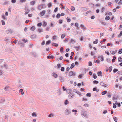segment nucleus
<instances>
[{"mask_svg": "<svg viewBox=\"0 0 122 122\" xmlns=\"http://www.w3.org/2000/svg\"><path fill=\"white\" fill-rule=\"evenodd\" d=\"M54 56H53L51 55V56H48L47 57V59H53L54 58Z\"/></svg>", "mask_w": 122, "mask_h": 122, "instance_id": "12", "label": "nucleus"}, {"mask_svg": "<svg viewBox=\"0 0 122 122\" xmlns=\"http://www.w3.org/2000/svg\"><path fill=\"white\" fill-rule=\"evenodd\" d=\"M72 92V90L69 89H67L66 90V93L67 94H69Z\"/></svg>", "mask_w": 122, "mask_h": 122, "instance_id": "9", "label": "nucleus"}, {"mask_svg": "<svg viewBox=\"0 0 122 122\" xmlns=\"http://www.w3.org/2000/svg\"><path fill=\"white\" fill-rule=\"evenodd\" d=\"M94 62L95 63H99L100 62V60H95Z\"/></svg>", "mask_w": 122, "mask_h": 122, "instance_id": "20", "label": "nucleus"}, {"mask_svg": "<svg viewBox=\"0 0 122 122\" xmlns=\"http://www.w3.org/2000/svg\"><path fill=\"white\" fill-rule=\"evenodd\" d=\"M63 47H61L60 49L61 52L62 53L63 52Z\"/></svg>", "mask_w": 122, "mask_h": 122, "instance_id": "48", "label": "nucleus"}, {"mask_svg": "<svg viewBox=\"0 0 122 122\" xmlns=\"http://www.w3.org/2000/svg\"><path fill=\"white\" fill-rule=\"evenodd\" d=\"M52 75L53 77L55 78H57L58 76V75L57 74H56L54 72H53L52 73Z\"/></svg>", "mask_w": 122, "mask_h": 122, "instance_id": "4", "label": "nucleus"}, {"mask_svg": "<svg viewBox=\"0 0 122 122\" xmlns=\"http://www.w3.org/2000/svg\"><path fill=\"white\" fill-rule=\"evenodd\" d=\"M35 26H32L31 28H30V30L33 31H34L35 30Z\"/></svg>", "mask_w": 122, "mask_h": 122, "instance_id": "16", "label": "nucleus"}, {"mask_svg": "<svg viewBox=\"0 0 122 122\" xmlns=\"http://www.w3.org/2000/svg\"><path fill=\"white\" fill-rule=\"evenodd\" d=\"M71 112V109L69 108L67 109L65 111V113L66 115H68Z\"/></svg>", "mask_w": 122, "mask_h": 122, "instance_id": "2", "label": "nucleus"}, {"mask_svg": "<svg viewBox=\"0 0 122 122\" xmlns=\"http://www.w3.org/2000/svg\"><path fill=\"white\" fill-rule=\"evenodd\" d=\"M9 86H6V87H5V88H4V90H6V91H7L8 90H9Z\"/></svg>", "mask_w": 122, "mask_h": 122, "instance_id": "24", "label": "nucleus"}, {"mask_svg": "<svg viewBox=\"0 0 122 122\" xmlns=\"http://www.w3.org/2000/svg\"><path fill=\"white\" fill-rule=\"evenodd\" d=\"M60 16V14L59 13H58L56 15V18L57 19H59Z\"/></svg>", "mask_w": 122, "mask_h": 122, "instance_id": "40", "label": "nucleus"}, {"mask_svg": "<svg viewBox=\"0 0 122 122\" xmlns=\"http://www.w3.org/2000/svg\"><path fill=\"white\" fill-rule=\"evenodd\" d=\"M99 22L101 23L103 25H105L106 23L105 22L101 20H99Z\"/></svg>", "mask_w": 122, "mask_h": 122, "instance_id": "15", "label": "nucleus"}, {"mask_svg": "<svg viewBox=\"0 0 122 122\" xmlns=\"http://www.w3.org/2000/svg\"><path fill=\"white\" fill-rule=\"evenodd\" d=\"M93 90L94 91H96L97 92H98L99 91V90L97 89L96 87H95L93 88Z\"/></svg>", "mask_w": 122, "mask_h": 122, "instance_id": "18", "label": "nucleus"}, {"mask_svg": "<svg viewBox=\"0 0 122 122\" xmlns=\"http://www.w3.org/2000/svg\"><path fill=\"white\" fill-rule=\"evenodd\" d=\"M47 12H48L47 13L49 14H50L51 13V10L50 9H49L47 10Z\"/></svg>", "mask_w": 122, "mask_h": 122, "instance_id": "49", "label": "nucleus"}, {"mask_svg": "<svg viewBox=\"0 0 122 122\" xmlns=\"http://www.w3.org/2000/svg\"><path fill=\"white\" fill-rule=\"evenodd\" d=\"M118 61L119 62H120L122 61V58L121 57H119L118 58Z\"/></svg>", "mask_w": 122, "mask_h": 122, "instance_id": "27", "label": "nucleus"}, {"mask_svg": "<svg viewBox=\"0 0 122 122\" xmlns=\"http://www.w3.org/2000/svg\"><path fill=\"white\" fill-rule=\"evenodd\" d=\"M69 75L70 76H75V74L73 73V72L72 71H71L69 73Z\"/></svg>", "mask_w": 122, "mask_h": 122, "instance_id": "6", "label": "nucleus"}, {"mask_svg": "<svg viewBox=\"0 0 122 122\" xmlns=\"http://www.w3.org/2000/svg\"><path fill=\"white\" fill-rule=\"evenodd\" d=\"M83 76V75L82 74H80L78 76V77L80 78H81Z\"/></svg>", "mask_w": 122, "mask_h": 122, "instance_id": "61", "label": "nucleus"}, {"mask_svg": "<svg viewBox=\"0 0 122 122\" xmlns=\"http://www.w3.org/2000/svg\"><path fill=\"white\" fill-rule=\"evenodd\" d=\"M17 86L18 87H20L21 88L22 87L21 84H20L17 85Z\"/></svg>", "mask_w": 122, "mask_h": 122, "instance_id": "58", "label": "nucleus"}, {"mask_svg": "<svg viewBox=\"0 0 122 122\" xmlns=\"http://www.w3.org/2000/svg\"><path fill=\"white\" fill-rule=\"evenodd\" d=\"M118 71V69H117L115 68V69H114V70H113V72L114 73H115L116 72Z\"/></svg>", "mask_w": 122, "mask_h": 122, "instance_id": "26", "label": "nucleus"}, {"mask_svg": "<svg viewBox=\"0 0 122 122\" xmlns=\"http://www.w3.org/2000/svg\"><path fill=\"white\" fill-rule=\"evenodd\" d=\"M30 12V10L28 9H26V11L25 12V14H27L29 13Z\"/></svg>", "mask_w": 122, "mask_h": 122, "instance_id": "25", "label": "nucleus"}, {"mask_svg": "<svg viewBox=\"0 0 122 122\" xmlns=\"http://www.w3.org/2000/svg\"><path fill=\"white\" fill-rule=\"evenodd\" d=\"M43 5L42 4V5H39V6L38 7V9L39 10H41L42 9V7L41 6H42V7H43Z\"/></svg>", "mask_w": 122, "mask_h": 122, "instance_id": "10", "label": "nucleus"}, {"mask_svg": "<svg viewBox=\"0 0 122 122\" xmlns=\"http://www.w3.org/2000/svg\"><path fill=\"white\" fill-rule=\"evenodd\" d=\"M46 11L45 10H43L42 12H41L40 14L42 16H43L45 14Z\"/></svg>", "mask_w": 122, "mask_h": 122, "instance_id": "8", "label": "nucleus"}, {"mask_svg": "<svg viewBox=\"0 0 122 122\" xmlns=\"http://www.w3.org/2000/svg\"><path fill=\"white\" fill-rule=\"evenodd\" d=\"M66 19L67 20V22H70L71 19L70 18L67 17L66 18Z\"/></svg>", "mask_w": 122, "mask_h": 122, "instance_id": "44", "label": "nucleus"}, {"mask_svg": "<svg viewBox=\"0 0 122 122\" xmlns=\"http://www.w3.org/2000/svg\"><path fill=\"white\" fill-rule=\"evenodd\" d=\"M42 23H38L37 24V26H38L40 27L42 26Z\"/></svg>", "mask_w": 122, "mask_h": 122, "instance_id": "31", "label": "nucleus"}, {"mask_svg": "<svg viewBox=\"0 0 122 122\" xmlns=\"http://www.w3.org/2000/svg\"><path fill=\"white\" fill-rule=\"evenodd\" d=\"M32 115L34 117H36L37 116V115L36 114L35 112H33L32 113Z\"/></svg>", "mask_w": 122, "mask_h": 122, "instance_id": "22", "label": "nucleus"}, {"mask_svg": "<svg viewBox=\"0 0 122 122\" xmlns=\"http://www.w3.org/2000/svg\"><path fill=\"white\" fill-rule=\"evenodd\" d=\"M51 43V40H49L47 41L46 43V45H49Z\"/></svg>", "mask_w": 122, "mask_h": 122, "instance_id": "14", "label": "nucleus"}, {"mask_svg": "<svg viewBox=\"0 0 122 122\" xmlns=\"http://www.w3.org/2000/svg\"><path fill=\"white\" fill-rule=\"evenodd\" d=\"M69 103V102L68 100L66 99L65 100V101L64 102V104L65 105H66L67 104Z\"/></svg>", "mask_w": 122, "mask_h": 122, "instance_id": "17", "label": "nucleus"}, {"mask_svg": "<svg viewBox=\"0 0 122 122\" xmlns=\"http://www.w3.org/2000/svg\"><path fill=\"white\" fill-rule=\"evenodd\" d=\"M100 84L102 86L105 87H107L108 86V84H106L104 82H101L100 83Z\"/></svg>", "mask_w": 122, "mask_h": 122, "instance_id": "5", "label": "nucleus"}, {"mask_svg": "<svg viewBox=\"0 0 122 122\" xmlns=\"http://www.w3.org/2000/svg\"><path fill=\"white\" fill-rule=\"evenodd\" d=\"M110 19V17L109 16H106L105 17V19L106 20H109Z\"/></svg>", "mask_w": 122, "mask_h": 122, "instance_id": "47", "label": "nucleus"}, {"mask_svg": "<svg viewBox=\"0 0 122 122\" xmlns=\"http://www.w3.org/2000/svg\"><path fill=\"white\" fill-rule=\"evenodd\" d=\"M35 3V2L34 1H32L30 2V4L31 5H34Z\"/></svg>", "mask_w": 122, "mask_h": 122, "instance_id": "29", "label": "nucleus"}, {"mask_svg": "<svg viewBox=\"0 0 122 122\" xmlns=\"http://www.w3.org/2000/svg\"><path fill=\"white\" fill-rule=\"evenodd\" d=\"M80 26H81V27H83V30H85V29H86V27L85 26L83 25L82 24H81L80 25Z\"/></svg>", "mask_w": 122, "mask_h": 122, "instance_id": "21", "label": "nucleus"}, {"mask_svg": "<svg viewBox=\"0 0 122 122\" xmlns=\"http://www.w3.org/2000/svg\"><path fill=\"white\" fill-rule=\"evenodd\" d=\"M32 55L33 56H34L36 57L37 56V54L35 53V52H33L32 53Z\"/></svg>", "mask_w": 122, "mask_h": 122, "instance_id": "52", "label": "nucleus"}, {"mask_svg": "<svg viewBox=\"0 0 122 122\" xmlns=\"http://www.w3.org/2000/svg\"><path fill=\"white\" fill-rule=\"evenodd\" d=\"M88 8H87L82 7L81 8V10H83L84 11L87 10H88Z\"/></svg>", "mask_w": 122, "mask_h": 122, "instance_id": "13", "label": "nucleus"}, {"mask_svg": "<svg viewBox=\"0 0 122 122\" xmlns=\"http://www.w3.org/2000/svg\"><path fill=\"white\" fill-rule=\"evenodd\" d=\"M116 59V57L113 56V59L112 60V62H114L115 61V60Z\"/></svg>", "mask_w": 122, "mask_h": 122, "instance_id": "34", "label": "nucleus"}, {"mask_svg": "<svg viewBox=\"0 0 122 122\" xmlns=\"http://www.w3.org/2000/svg\"><path fill=\"white\" fill-rule=\"evenodd\" d=\"M71 10L72 11H74L75 10V8L73 6H71Z\"/></svg>", "mask_w": 122, "mask_h": 122, "instance_id": "57", "label": "nucleus"}, {"mask_svg": "<svg viewBox=\"0 0 122 122\" xmlns=\"http://www.w3.org/2000/svg\"><path fill=\"white\" fill-rule=\"evenodd\" d=\"M93 83L94 84H97L98 83V82L96 80H94L93 81Z\"/></svg>", "mask_w": 122, "mask_h": 122, "instance_id": "59", "label": "nucleus"}, {"mask_svg": "<svg viewBox=\"0 0 122 122\" xmlns=\"http://www.w3.org/2000/svg\"><path fill=\"white\" fill-rule=\"evenodd\" d=\"M105 10V8L104 7H103L102 8L101 10V12L102 13H103V12H104V10Z\"/></svg>", "mask_w": 122, "mask_h": 122, "instance_id": "33", "label": "nucleus"}, {"mask_svg": "<svg viewBox=\"0 0 122 122\" xmlns=\"http://www.w3.org/2000/svg\"><path fill=\"white\" fill-rule=\"evenodd\" d=\"M118 53L119 54H120L122 53V49H120L119 50Z\"/></svg>", "mask_w": 122, "mask_h": 122, "instance_id": "35", "label": "nucleus"}, {"mask_svg": "<svg viewBox=\"0 0 122 122\" xmlns=\"http://www.w3.org/2000/svg\"><path fill=\"white\" fill-rule=\"evenodd\" d=\"M98 40L97 39H96V41H94L93 42V43L94 44H97L98 43Z\"/></svg>", "mask_w": 122, "mask_h": 122, "instance_id": "38", "label": "nucleus"}, {"mask_svg": "<svg viewBox=\"0 0 122 122\" xmlns=\"http://www.w3.org/2000/svg\"><path fill=\"white\" fill-rule=\"evenodd\" d=\"M58 8L56 7V8L54 10V12H57L58 10Z\"/></svg>", "mask_w": 122, "mask_h": 122, "instance_id": "55", "label": "nucleus"}, {"mask_svg": "<svg viewBox=\"0 0 122 122\" xmlns=\"http://www.w3.org/2000/svg\"><path fill=\"white\" fill-rule=\"evenodd\" d=\"M101 57V61H103L104 60V58L103 57V55H102L101 56H100Z\"/></svg>", "mask_w": 122, "mask_h": 122, "instance_id": "32", "label": "nucleus"}, {"mask_svg": "<svg viewBox=\"0 0 122 122\" xmlns=\"http://www.w3.org/2000/svg\"><path fill=\"white\" fill-rule=\"evenodd\" d=\"M60 7L61 9H65V6H64L63 5V4L62 3H61L60 4Z\"/></svg>", "mask_w": 122, "mask_h": 122, "instance_id": "7", "label": "nucleus"}, {"mask_svg": "<svg viewBox=\"0 0 122 122\" xmlns=\"http://www.w3.org/2000/svg\"><path fill=\"white\" fill-rule=\"evenodd\" d=\"M112 51H110V53L111 54H112L114 55L115 53H116L117 52V51L115 50L114 51H113V52L112 53Z\"/></svg>", "mask_w": 122, "mask_h": 122, "instance_id": "42", "label": "nucleus"}, {"mask_svg": "<svg viewBox=\"0 0 122 122\" xmlns=\"http://www.w3.org/2000/svg\"><path fill=\"white\" fill-rule=\"evenodd\" d=\"M22 41L25 43L27 42L28 40H25V39H22Z\"/></svg>", "mask_w": 122, "mask_h": 122, "instance_id": "53", "label": "nucleus"}, {"mask_svg": "<svg viewBox=\"0 0 122 122\" xmlns=\"http://www.w3.org/2000/svg\"><path fill=\"white\" fill-rule=\"evenodd\" d=\"M31 37L33 38H36V36L35 35H31Z\"/></svg>", "mask_w": 122, "mask_h": 122, "instance_id": "50", "label": "nucleus"}, {"mask_svg": "<svg viewBox=\"0 0 122 122\" xmlns=\"http://www.w3.org/2000/svg\"><path fill=\"white\" fill-rule=\"evenodd\" d=\"M106 40L105 39H104L102 41H101L100 42V43L101 44H102L103 42H104Z\"/></svg>", "mask_w": 122, "mask_h": 122, "instance_id": "60", "label": "nucleus"}, {"mask_svg": "<svg viewBox=\"0 0 122 122\" xmlns=\"http://www.w3.org/2000/svg\"><path fill=\"white\" fill-rule=\"evenodd\" d=\"M113 118L115 121L116 122L117 121V118L115 117H113Z\"/></svg>", "mask_w": 122, "mask_h": 122, "instance_id": "41", "label": "nucleus"}, {"mask_svg": "<svg viewBox=\"0 0 122 122\" xmlns=\"http://www.w3.org/2000/svg\"><path fill=\"white\" fill-rule=\"evenodd\" d=\"M72 112H75V114L76 115V114L77 113V111L76 110L73 109L72 110Z\"/></svg>", "mask_w": 122, "mask_h": 122, "instance_id": "37", "label": "nucleus"}, {"mask_svg": "<svg viewBox=\"0 0 122 122\" xmlns=\"http://www.w3.org/2000/svg\"><path fill=\"white\" fill-rule=\"evenodd\" d=\"M4 67L6 69L8 68V65L6 64H5L4 65Z\"/></svg>", "mask_w": 122, "mask_h": 122, "instance_id": "45", "label": "nucleus"}, {"mask_svg": "<svg viewBox=\"0 0 122 122\" xmlns=\"http://www.w3.org/2000/svg\"><path fill=\"white\" fill-rule=\"evenodd\" d=\"M63 21V20L61 19H60L59 20L58 22L60 24H61L62 23Z\"/></svg>", "mask_w": 122, "mask_h": 122, "instance_id": "30", "label": "nucleus"}, {"mask_svg": "<svg viewBox=\"0 0 122 122\" xmlns=\"http://www.w3.org/2000/svg\"><path fill=\"white\" fill-rule=\"evenodd\" d=\"M74 47L75 48L76 50L78 51L79 50V49L80 48V47L79 46H74Z\"/></svg>", "mask_w": 122, "mask_h": 122, "instance_id": "36", "label": "nucleus"}, {"mask_svg": "<svg viewBox=\"0 0 122 122\" xmlns=\"http://www.w3.org/2000/svg\"><path fill=\"white\" fill-rule=\"evenodd\" d=\"M53 116V114L52 113H51L48 116V117H52Z\"/></svg>", "mask_w": 122, "mask_h": 122, "instance_id": "46", "label": "nucleus"}, {"mask_svg": "<svg viewBox=\"0 0 122 122\" xmlns=\"http://www.w3.org/2000/svg\"><path fill=\"white\" fill-rule=\"evenodd\" d=\"M47 24V23L46 22H45V21L43 23V26L44 27L46 26Z\"/></svg>", "mask_w": 122, "mask_h": 122, "instance_id": "23", "label": "nucleus"}, {"mask_svg": "<svg viewBox=\"0 0 122 122\" xmlns=\"http://www.w3.org/2000/svg\"><path fill=\"white\" fill-rule=\"evenodd\" d=\"M107 93V91H104V92H102V95H104Z\"/></svg>", "mask_w": 122, "mask_h": 122, "instance_id": "43", "label": "nucleus"}, {"mask_svg": "<svg viewBox=\"0 0 122 122\" xmlns=\"http://www.w3.org/2000/svg\"><path fill=\"white\" fill-rule=\"evenodd\" d=\"M59 79L60 81L62 82H63L64 81V78L61 76H59Z\"/></svg>", "mask_w": 122, "mask_h": 122, "instance_id": "3", "label": "nucleus"}, {"mask_svg": "<svg viewBox=\"0 0 122 122\" xmlns=\"http://www.w3.org/2000/svg\"><path fill=\"white\" fill-rule=\"evenodd\" d=\"M65 68H64L63 67H61V71H63L64 70Z\"/></svg>", "mask_w": 122, "mask_h": 122, "instance_id": "62", "label": "nucleus"}, {"mask_svg": "<svg viewBox=\"0 0 122 122\" xmlns=\"http://www.w3.org/2000/svg\"><path fill=\"white\" fill-rule=\"evenodd\" d=\"M98 76H102V75L101 71L98 72L97 73Z\"/></svg>", "mask_w": 122, "mask_h": 122, "instance_id": "11", "label": "nucleus"}, {"mask_svg": "<svg viewBox=\"0 0 122 122\" xmlns=\"http://www.w3.org/2000/svg\"><path fill=\"white\" fill-rule=\"evenodd\" d=\"M57 66L58 68H60L61 67V65L60 64H57Z\"/></svg>", "mask_w": 122, "mask_h": 122, "instance_id": "63", "label": "nucleus"}, {"mask_svg": "<svg viewBox=\"0 0 122 122\" xmlns=\"http://www.w3.org/2000/svg\"><path fill=\"white\" fill-rule=\"evenodd\" d=\"M52 6V4L51 3H50L48 4V7H51Z\"/></svg>", "mask_w": 122, "mask_h": 122, "instance_id": "54", "label": "nucleus"}, {"mask_svg": "<svg viewBox=\"0 0 122 122\" xmlns=\"http://www.w3.org/2000/svg\"><path fill=\"white\" fill-rule=\"evenodd\" d=\"M75 42V41L73 39H71L70 41V42L71 43L73 44Z\"/></svg>", "mask_w": 122, "mask_h": 122, "instance_id": "19", "label": "nucleus"}, {"mask_svg": "<svg viewBox=\"0 0 122 122\" xmlns=\"http://www.w3.org/2000/svg\"><path fill=\"white\" fill-rule=\"evenodd\" d=\"M108 68L109 70V71L110 72L111 71V70H112V66H110Z\"/></svg>", "mask_w": 122, "mask_h": 122, "instance_id": "56", "label": "nucleus"}, {"mask_svg": "<svg viewBox=\"0 0 122 122\" xmlns=\"http://www.w3.org/2000/svg\"><path fill=\"white\" fill-rule=\"evenodd\" d=\"M87 97H90L91 96V94L90 93H88L86 95Z\"/></svg>", "mask_w": 122, "mask_h": 122, "instance_id": "39", "label": "nucleus"}, {"mask_svg": "<svg viewBox=\"0 0 122 122\" xmlns=\"http://www.w3.org/2000/svg\"><path fill=\"white\" fill-rule=\"evenodd\" d=\"M75 66V65L74 63H72L71 65L70 66V68L71 69H72Z\"/></svg>", "mask_w": 122, "mask_h": 122, "instance_id": "28", "label": "nucleus"}, {"mask_svg": "<svg viewBox=\"0 0 122 122\" xmlns=\"http://www.w3.org/2000/svg\"><path fill=\"white\" fill-rule=\"evenodd\" d=\"M117 96L116 97L114 96L113 98V100H114L115 99H117Z\"/></svg>", "mask_w": 122, "mask_h": 122, "instance_id": "64", "label": "nucleus"}, {"mask_svg": "<svg viewBox=\"0 0 122 122\" xmlns=\"http://www.w3.org/2000/svg\"><path fill=\"white\" fill-rule=\"evenodd\" d=\"M5 41L7 42H9L10 41V40L8 39L7 38H5Z\"/></svg>", "mask_w": 122, "mask_h": 122, "instance_id": "51", "label": "nucleus"}, {"mask_svg": "<svg viewBox=\"0 0 122 122\" xmlns=\"http://www.w3.org/2000/svg\"><path fill=\"white\" fill-rule=\"evenodd\" d=\"M81 114L83 116V117L85 118H88L87 112L83 109L81 110Z\"/></svg>", "mask_w": 122, "mask_h": 122, "instance_id": "1", "label": "nucleus"}]
</instances>
